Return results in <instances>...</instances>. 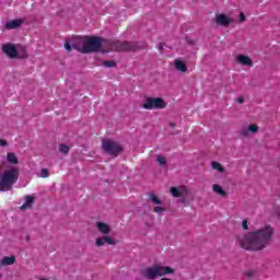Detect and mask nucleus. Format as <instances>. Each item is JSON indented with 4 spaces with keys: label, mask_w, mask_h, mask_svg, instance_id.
<instances>
[{
    "label": "nucleus",
    "mask_w": 280,
    "mask_h": 280,
    "mask_svg": "<svg viewBox=\"0 0 280 280\" xmlns=\"http://www.w3.org/2000/svg\"><path fill=\"white\" fill-rule=\"evenodd\" d=\"M240 21L241 23H244V21H246V15H244V13L240 14Z\"/></svg>",
    "instance_id": "nucleus-30"
},
{
    "label": "nucleus",
    "mask_w": 280,
    "mask_h": 280,
    "mask_svg": "<svg viewBox=\"0 0 280 280\" xmlns=\"http://www.w3.org/2000/svg\"><path fill=\"white\" fill-rule=\"evenodd\" d=\"M187 194V187L180 186L178 188L176 187H171V195L174 198H180V196H185Z\"/></svg>",
    "instance_id": "nucleus-12"
},
{
    "label": "nucleus",
    "mask_w": 280,
    "mask_h": 280,
    "mask_svg": "<svg viewBox=\"0 0 280 280\" xmlns=\"http://www.w3.org/2000/svg\"><path fill=\"white\" fill-rule=\"evenodd\" d=\"M32 202H34V199L30 196L25 198V202L22 205L21 210L25 211V209H30L32 207Z\"/></svg>",
    "instance_id": "nucleus-19"
},
{
    "label": "nucleus",
    "mask_w": 280,
    "mask_h": 280,
    "mask_svg": "<svg viewBox=\"0 0 280 280\" xmlns=\"http://www.w3.org/2000/svg\"><path fill=\"white\" fill-rule=\"evenodd\" d=\"M258 130L259 127H257V125H249L246 129L242 130V135H244V137H248L250 133L255 135Z\"/></svg>",
    "instance_id": "nucleus-14"
},
{
    "label": "nucleus",
    "mask_w": 280,
    "mask_h": 280,
    "mask_svg": "<svg viewBox=\"0 0 280 280\" xmlns=\"http://www.w3.org/2000/svg\"><path fill=\"white\" fill-rule=\"evenodd\" d=\"M96 228L103 235H108V233H110V226L104 222H97Z\"/></svg>",
    "instance_id": "nucleus-13"
},
{
    "label": "nucleus",
    "mask_w": 280,
    "mask_h": 280,
    "mask_svg": "<svg viewBox=\"0 0 280 280\" xmlns=\"http://www.w3.org/2000/svg\"><path fill=\"white\" fill-rule=\"evenodd\" d=\"M104 244H108L109 246H115V244H117V241L109 235H105L103 237L96 238V246L101 247V246H104Z\"/></svg>",
    "instance_id": "nucleus-9"
},
{
    "label": "nucleus",
    "mask_w": 280,
    "mask_h": 280,
    "mask_svg": "<svg viewBox=\"0 0 280 280\" xmlns=\"http://www.w3.org/2000/svg\"><path fill=\"white\" fill-rule=\"evenodd\" d=\"M238 104H244V98L243 97L238 98Z\"/></svg>",
    "instance_id": "nucleus-33"
},
{
    "label": "nucleus",
    "mask_w": 280,
    "mask_h": 280,
    "mask_svg": "<svg viewBox=\"0 0 280 280\" xmlns=\"http://www.w3.org/2000/svg\"><path fill=\"white\" fill-rule=\"evenodd\" d=\"M7 162L10 163V165H16L19 163V158H16V154L14 153H8Z\"/></svg>",
    "instance_id": "nucleus-18"
},
{
    "label": "nucleus",
    "mask_w": 280,
    "mask_h": 280,
    "mask_svg": "<svg viewBox=\"0 0 280 280\" xmlns=\"http://www.w3.org/2000/svg\"><path fill=\"white\" fill-rule=\"evenodd\" d=\"M150 200H151V202H153V205H161V199H159V197H156V195H151Z\"/></svg>",
    "instance_id": "nucleus-23"
},
{
    "label": "nucleus",
    "mask_w": 280,
    "mask_h": 280,
    "mask_svg": "<svg viewBox=\"0 0 280 280\" xmlns=\"http://www.w3.org/2000/svg\"><path fill=\"white\" fill-rule=\"evenodd\" d=\"M65 49H66L67 51H71V46H70L69 44H66V45H65Z\"/></svg>",
    "instance_id": "nucleus-31"
},
{
    "label": "nucleus",
    "mask_w": 280,
    "mask_h": 280,
    "mask_svg": "<svg viewBox=\"0 0 280 280\" xmlns=\"http://www.w3.org/2000/svg\"><path fill=\"white\" fill-rule=\"evenodd\" d=\"M16 261L14 256H7L0 260V266H12Z\"/></svg>",
    "instance_id": "nucleus-16"
},
{
    "label": "nucleus",
    "mask_w": 280,
    "mask_h": 280,
    "mask_svg": "<svg viewBox=\"0 0 280 280\" xmlns=\"http://www.w3.org/2000/svg\"><path fill=\"white\" fill-rule=\"evenodd\" d=\"M115 61H104L103 62V67H108V68H110V67H115Z\"/></svg>",
    "instance_id": "nucleus-26"
},
{
    "label": "nucleus",
    "mask_w": 280,
    "mask_h": 280,
    "mask_svg": "<svg viewBox=\"0 0 280 280\" xmlns=\"http://www.w3.org/2000/svg\"><path fill=\"white\" fill-rule=\"evenodd\" d=\"M159 49H160V51L163 50V44L159 45Z\"/></svg>",
    "instance_id": "nucleus-34"
},
{
    "label": "nucleus",
    "mask_w": 280,
    "mask_h": 280,
    "mask_svg": "<svg viewBox=\"0 0 280 280\" xmlns=\"http://www.w3.org/2000/svg\"><path fill=\"white\" fill-rule=\"evenodd\" d=\"M22 23V20H12L7 22L5 27L7 30H16V27H21Z\"/></svg>",
    "instance_id": "nucleus-15"
},
{
    "label": "nucleus",
    "mask_w": 280,
    "mask_h": 280,
    "mask_svg": "<svg viewBox=\"0 0 280 280\" xmlns=\"http://www.w3.org/2000/svg\"><path fill=\"white\" fill-rule=\"evenodd\" d=\"M135 46H132V44L128 42H125L122 44L116 42L110 46L109 51H135Z\"/></svg>",
    "instance_id": "nucleus-7"
},
{
    "label": "nucleus",
    "mask_w": 280,
    "mask_h": 280,
    "mask_svg": "<svg viewBox=\"0 0 280 280\" xmlns=\"http://www.w3.org/2000/svg\"><path fill=\"white\" fill-rule=\"evenodd\" d=\"M273 233L275 231L270 225H265L255 232L240 236L238 244L245 250H261L268 246Z\"/></svg>",
    "instance_id": "nucleus-1"
},
{
    "label": "nucleus",
    "mask_w": 280,
    "mask_h": 280,
    "mask_svg": "<svg viewBox=\"0 0 280 280\" xmlns=\"http://www.w3.org/2000/svg\"><path fill=\"white\" fill-rule=\"evenodd\" d=\"M215 22L218 25H223L224 27H226V25H230L233 20L229 15L221 13L215 15Z\"/></svg>",
    "instance_id": "nucleus-10"
},
{
    "label": "nucleus",
    "mask_w": 280,
    "mask_h": 280,
    "mask_svg": "<svg viewBox=\"0 0 280 280\" xmlns=\"http://www.w3.org/2000/svg\"><path fill=\"white\" fill-rule=\"evenodd\" d=\"M142 107L145 110H162L167 107V103L162 97H148L144 100Z\"/></svg>",
    "instance_id": "nucleus-5"
},
{
    "label": "nucleus",
    "mask_w": 280,
    "mask_h": 280,
    "mask_svg": "<svg viewBox=\"0 0 280 280\" xmlns=\"http://www.w3.org/2000/svg\"><path fill=\"white\" fill-rule=\"evenodd\" d=\"M23 54H19V58H27V52H25V48H22Z\"/></svg>",
    "instance_id": "nucleus-29"
},
{
    "label": "nucleus",
    "mask_w": 280,
    "mask_h": 280,
    "mask_svg": "<svg viewBox=\"0 0 280 280\" xmlns=\"http://www.w3.org/2000/svg\"><path fill=\"white\" fill-rule=\"evenodd\" d=\"M16 180H19V168L12 167L3 171V166L0 164V191H10Z\"/></svg>",
    "instance_id": "nucleus-2"
},
{
    "label": "nucleus",
    "mask_w": 280,
    "mask_h": 280,
    "mask_svg": "<svg viewBox=\"0 0 280 280\" xmlns=\"http://www.w3.org/2000/svg\"><path fill=\"white\" fill-rule=\"evenodd\" d=\"M153 211H154V213H163V211H165V208H163V207H154Z\"/></svg>",
    "instance_id": "nucleus-27"
},
{
    "label": "nucleus",
    "mask_w": 280,
    "mask_h": 280,
    "mask_svg": "<svg viewBox=\"0 0 280 280\" xmlns=\"http://www.w3.org/2000/svg\"><path fill=\"white\" fill-rule=\"evenodd\" d=\"M175 69H177V71H182V73H185V71H187V66L185 62H183V60L175 59Z\"/></svg>",
    "instance_id": "nucleus-17"
},
{
    "label": "nucleus",
    "mask_w": 280,
    "mask_h": 280,
    "mask_svg": "<svg viewBox=\"0 0 280 280\" xmlns=\"http://www.w3.org/2000/svg\"><path fill=\"white\" fill-rule=\"evenodd\" d=\"M2 51H4L9 58H16L19 56V49H16V47L12 44L4 45L2 47Z\"/></svg>",
    "instance_id": "nucleus-8"
},
{
    "label": "nucleus",
    "mask_w": 280,
    "mask_h": 280,
    "mask_svg": "<svg viewBox=\"0 0 280 280\" xmlns=\"http://www.w3.org/2000/svg\"><path fill=\"white\" fill-rule=\"evenodd\" d=\"M0 145L3 147V145H8V142L5 140H0Z\"/></svg>",
    "instance_id": "nucleus-32"
},
{
    "label": "nucleus",
    "mask_w": 280,
    "mask_h": 280,
    "mask_svg": "<svg viewBox=\"0 0 280 280\" xmlns=\"http://www.w3.org/2000/svg\"><path fill=\"white\" fill-rule=\"evenodd\" d=\"M59 151H60L62 154H69V145L60 144Z\"/></svg>",
    "instance_id": "nucleus-22"
},
{
    "label": "nucleus",
    "mask_w": 280,
    "mask_h": 280,
    "mask_svg": "<svg viewBox=\"0 0 280 280\" xmlns=\"http://www.w3.org/2000/svg\"><path fill=\"white\" fill-rule=\"evenodd\" d=\"M174 269L171 267L154 265L143 271V277H145V279H156L158 277H164V275H172Z\"/></svg>",
    "instance_id": "nucleus-4"
},
{
    "label": "nucleus",
    "mask_w": 280,
    "mask_h": 280,
    "mask_svg": "<svg viewBox=\"0 0 280 280\" xmlns=\"http://www.w3.org/2000/svg\"><path fill=\"white\" fill-rule=\"evenodd\" d=\"M211 167L212 170H217V172H224V168L222 167V165L218 162H212L211 163Z\"/></svg>",
    "instance_id": "nucleus-21"
},
{
    "label": "nucleus",
    "mask_w": 280,
    "mask_h": 280,
    "mask_svg": "<svg viewBox=\"0 0 280 280\" xmlns=\"http://www.w3.org/2000/svg\"><path fill=\"white\" fill-rule=\"evenodd\" d=\"M158 163H160V165H165L166 163L165 156L158 155Z\"/></svg>",
    "instance_id": "nucleus-24"
},
{
    "label": "nucleus",
    "mask_w": 280,
    "mask_h": 280,
    "mask_svg": "<svg viewBox=\"0 0 280 280\" xmlns=\"http://www.w3.org/2000/svg\"><path fill=\"white\" fill-rule=\"evenodd\" d=\"M236 62L242 67H253V59L246 55H238L236 57Z\"/></svg>",
    "instance_id": "nucleus-11"
},
{
    "label": "nucleus",
    "mask_w": 280,
    "mask_h": 280,
    "mask_svg": "<svg viewBox=\"0 0 280 280\" xmlns=\"http://www.w3.org/2000/svg\"><path fill=\"white\" fill-rule=\"evenodd\" d=\"M103 150L107 152V154H112L116 156L121 152V145L113 140H103L102 142Z\"/></svg>",
    "instance_id": "nucleus-6"
},
{
    "label": "nucleus",
    "mask_w": 280,
    "mask_h": 280,
    "mask_svg": "<svg viewBox=\"0 0 280 280\" xmlns=\"http://www.w3.org/2000/svg\"><path fill=\"white\" fill-rule=\"evenodd\" d=\"M40 176H42V178H47L49 176V171H47V168H43Z\"/></svg>",
    "instance_id": "nucleus-25"
},
{
    "label": "nucleus",
    "mask_w": 280,
    "mask_h": 280,
    "mask_svg": "<svg viewBox=\"0 0 280 280\" xmlns=\"http://www.w3.org/2000/svg\"><path fill=\"white\" fill-rule=\"evenodd\" d=\"M214 194H218L219 196H226V191H224V189H222V186L215 184L212 187Z\"/></svg>",
    "instance_id": "nucleus-20"
},
{
    "label": "nucleus",
    "mask_w": 280,
    "mask_h": 280,
    "mask_svg": "<svg viewBox=\"0 0 280 280\" xmlns=\"http://www.w3.org/2000/svg\"><path fill=\"white\" fill-rule=\"evenodd\" d=\"M242 228L244 229V231H248V221L247 220L242 221Z\"/></svg>",
    "instance_id": "nucleus-28"
},
{
    "label": "nucleus",
    "mask_w": 280,
    "mask_h": 280,
    "mask_svg": "<svg viewBox=\"0 0 280 280\" xmlns=\"http://www.w3.org/2000/svg\"><path fill=\"white\" fill-rule=\"evenodd\" d=\"M80 43L83 46L78 47L81 54H91L92 51H100V48L104 45V40L100 37H81Z\"/></svg>",
    "instance_id": "nucleus-3"
}]
</instances>
